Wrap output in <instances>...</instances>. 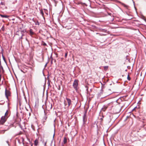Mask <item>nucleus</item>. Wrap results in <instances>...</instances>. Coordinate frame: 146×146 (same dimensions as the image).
<instances>
[{
	"instance_id": "obj_19",
	"label": "nucleus",
	"mask_w": 146,
	"mask_h": 146,
	"mask_svg": "<svg viewBox=\"0 0 146 146\" xmlns=\"http://www.w3.org/2000/svg\"><path fill=\"white\" fill-rule=\"evenodd\" d=\"M1 30L3 31H4L5 28L3 26L1 28Z\"/></svg>"
},
{
	"instance_id": "obj_4",
	"label": "nucleus",
	"mask_w": 146,
	"mask_h": 146,
	"mask_svg": "<svg viewBox=\"0 0 146 146\" xmlns=\"http://www.w3.org/2000/svg\"><path fill=\"white\" fill-rule=\"evenodd\" d=\"M7 118L5 117V116H2L0 120V124L2 125L6 121Z\"/></svg>"
},
{
	"instance_id": "obj_13",
	"label": "nucleus",
	"mask_w": 146,
	"mask_h": 146,
	"mask_svg": "<svg viewBox=\"0 0 146 146\" xmlns=\"http://www.w3.org/2000/svg\"><path fill=\"white\" fill-rule=\"evenodd\" d=\"M1 17L3 18H7V15H1Z\"/></svg>"
},
{
	"instance_id": "obj_28",
	"label": "nucleus",
	"mask_w": 146,
	"mask_h": 146,
	"mask_svg": "<svg viewBox=\"0 0 146 146\" xmlns=\"http://www.w3.org/2000/svg\"><path fill=\"white\" fill-rule=\"evenodd\" d=\"M64 104L65 106H66L67 105L65 103H64Z\"/></svg>"
},
{
	"instance_id": "obj_2",
	"label": "nucleus",
	"mask_w": 146,
	"mask_h": 146,
	"mask_svg": "<svg viewBox=\"0 0 146 146\" xmlns=\"http://www.w3.org/2000/svg\"><path fill=\"white\" fill-rule=\"evenodd\" d=\"M87 110H85L84 113L83 117V124H84L87 119V117L86 115Z\"/></svg>"
},
{
	"instance_id": "obj_36",
	"label": "nucleus",
	"mask_w": 146,
	"mask_h": 146,
	"mask_svg": "<svg viewBox=\"0 0 146 146\" xmlns=\"http://www.w3.org/2000/svg\"><path fill=\"white\" fill-rule=\"evenodd\" d=\"M47 63H46V64H45V66H46V65H47Z\"/></svg>"
},
{
	"instance_id": "obj_25",
	"label": "nucleus",
	"mask_w": 146,
	"mask_h": 146,
	"mask_svg": "<svg viewBox=\"0 0 146 146\" xmlns=\"http://www.w3.org/2000/svg\"><path fill=\"white\" fill-rule=\"evenodd\" d=\"M24 141V139H22V142H23ZM23 144L24 145V143L23 142Z\"/></svg>"
},
{
	"instance_id": "obj_40",
	"label": "nucleus",
	"mask_w": 146,
	"mask_h": 146,
	"mask_svg": "<svg viewBox=\"0 0 146 146\" xmlns=\"http://www.w3.org/2000/svg\"><path fill=\"white\" fill-rule=\"evenodd\" d=\"M123 4V5H125V4Z\"/></svg>"
},
{
	"instance_id": "obj_10",
	"label": "nucleus",
	"mask_w": 146,
	"mask_h": 146,
	"mask_svg": "<svg viewBox=\"0 0 146 146\" xmlns=\"http://www.w3.org/2000/svg\"><path fill=\"white\" fill-rule=\"evenodd\" d=\"M8 113L9 112L8 110H7L5 113V115L4 116H5V117L7 118L8 117L7 115H8Z\"/></svg>"
},
{
	"instance_id": "obj_9",
	"label": "nucleus",
	"mask_w": 146,
	"mask_h": 146,
	"mask_svg": "<svg viewBox=\"0 0 146 146\" xmlns=\"http://www.w3.org/2000/svg\"><path fill=\"white\" fill-rule=\"evenodd\" d=\"M38 140L36 139L34 141V144L36 146L38 145Z\"/></svg>"
},
{
	"instance_id": "obj_35",
	"label": "nucleus",
	"mask_w": 146,
	"mask_h": 146,
	"mask_svg": "<svg viewBox=\"0 0 146 146\" xmlns=\"http://www.w3.org/2000/svg\"><path fill=\"white\" fill-rule=\"evenodd\" d=\"M23 36V35H22V36H21V38H22V36Z\"/></svg>"
},
{
	"instance_id": "obj_18",
	"label": "nucleus",
	"mask_w": 146,
	"mask_h": 146,
	"mask_svg": "<svg viewBox=\"0 0 146 146\" xmlns=\"http://www.w3.org/2000/svg\"><path fill=\"white\" fill-rule=\"evenodd\" d=\"M2 57L3 60L5 62V58L4 56H3V54H2Z\"/></svg>"
},
{
	"instance_id": "obj_30",
	"label": "nucleus",
	"mask_w": 146,
	"mask_h": 146,
	"mask_svg": "<svg viewBox=\"0 0 146 146\" xmlns=\"http://www.w3.org/2000/svg\"><path fill=\"white\" fill-rule=\"evenodd\" d=\"M25 100L26 101H27V99H26V97H25Z\"/></svg>"
},
{
	"instance_id": "obj_32",
	"label": "nucleus",
	"mask_w": 146,
	"mask_h": 146,
	"mask_svg": "<svg viewBox=\"0 0 146 146\" xmlns=\"http://www.w3.org/2000/svg\"><path fill=\"white\" fill-rule=\"evenodd\" d=\"M58 90H60V87H59L58 88Z\"/></svg>"
},
{
	"instance_id": "obj_16",
	"label": "nucleus",
	"mask_w": 146,
	"mask_h": 146,
	"mask_svg": "<svg viewBox=\"0 0 146 146\" xmlns=\"http://www.w3.org/2000/svg\"><path fill=\"white\" fill-rule=\"evenodd\" d=\"M85 87L86 88V91H87V92H88V87L87 86H85Z\"/></svg>"
},
{
	"instance_id": "obj_29",
	"label": "nucleus",
	"mask_w": 146,
	"mask_h": 146,
	"mask_svg": "<svg viewBox=\"0 0 146 146\" xmlns=\"http://www.w3.org/2000/svg\"><path fill=\"white\" fill-rule=\"evenodd\" d=\"M43 45L44 46H45V45H46V44L45 43H44L43 44Z\"/></svg>"
},
{
	"instance_id": "obj_21",
	"label": "nucleus",
	"mask_w": 146,
	"mask_h": 146,
	"mask_svg": "<svg viewBox=\"0 0 146 146\" xmlns=\"http://www.w3.org/2000/svg\"><path fill=\"white\" fill-rule=\"evenodd\" d=\"M41 13L42 15L43 16L44 15V13H43V12L42 11H41Z\"/></svg>"
},
{
	"instance_id": "obj_11",
	"label": "nucleus",
	"mask_w": 146,
	"mask_h": 146,
	"mask_svg": "<svg viewBox=\"0 0 146 146\" xmlns=\"http://www.w3.org/2000/svg\"><path fill=\"white\" fill-rule=\"evenodd\" d=\"M63 142L64 144L67 142V139L66 137H64V138Z\"/></svg>"
},
{
	"instance_id": "obj_34",
	"label": "nucleus",
	"mask_w": 146,
	"mask_h": 146,
	"mask_svg": "<svg viewBox=\"0 0 146 146\" xmlns=\"http://www.w3.org/2000/svg\"><path fill=\"white\" fill-rule=\"evenodd\" d=\"M57 46V47H58V48H61L60 47H58V46Z\"/></svg>"
},
{
	"instance_id": "obj_23",
	"label": "nucleus",
	"mask_w": 146,
	"mask_h": 146,
	"mask_svg": "<svg viewBox=\"0 0 146 146\" xmlns=\"http://www.w3.org/2000/svg\"><path fill=\"white\" fill-rule=\"evenodd\" d=\"M137 108V107H135V108H134L133 109V110H132V111H133L136 108Z\"/></svg>"
},
{
	"instance_id": "obj_41",
	"label": "nucleus",
	"mask_w": 146,
	"mask_h": 146,
	"mask_svg": "<svg viewBox=\"0 0 146 146\" xmlns=\"http://www.w3.org/2000/svg\"><path fill=\"white\" fill-rule=\"evenodd\" d=\"M50 85V83H49L48 84V86Z\"/></svg>"
},
{
	"instance_id": "obj_38",
	"label": "nucleus",
	"mask_w": 146,
	"mask_h": 146,
	"mask_svg": "<svg viewBox=\"0 0 146 146\" xmlns=\"http://www.w3.org/2000/svg\"><path fill=\"white\" fill-rule=\"evenodd\" d=\"M127 71V70H125V71Z\"/></svg>"
},
{
	"instance_id": "obj_33",
	"label": "nucleus",
	"mask_w": 146,
	"mask_h": 146,
	"mask_svg": "<svg viewBox=\"0 0 146 146\" xmlns=\"http://www.w3.org/2000/svg\"><path fill=\"white\" fill-rule=\"evenodd\" d=\"M101 92H102V91H103V90H102V89H101Z\"/></svg>"
},
{
	"instance_id": "obj_14",
	"label": "nucleus",
	"mask_w": 146,
	"mask_h": 146,
	"mask_svg": "<svg viewBox=\"0 0 146 146\" xmlns=\"http://www.w3.org/2000/svg\"><path fill=\"white\" fill-rule=\"evenodd\" d=\"M50 58L51 59V63H52V61H53V58L52 57V54H51V55Z\"/></svg>"
},
{
	"instance_id": "obj_26",
	"label": "nucleus",
	"mask_w": 146,
	"mask_h": 146,
	"mask_svg": "<svg viewBox=\"0 0 146 146\" xmlns=\"http://www.w3.org/2000/svg\"><path fill=\"white\" fill-rule=\"evenodd\" d=\"M1 49H2V50H2V52H3V48H2V47H1Z\"/></svg>"
},
{
	"instance_id": "obj_31",
	"label": "nucleus",
	"mask_w": 146,
	"mask_h": 146,
	"mask_svg": "<svg viewBox=\"0 0 146 146\" xmlns=\"http://www.w3.org/2000/svg\"><path fill=\"white\" fill-rule=\"evenodd\" d=\"M30 144L31 146H32V144H31V143H30Z\"/></svg>"
},
{
	"instance_id": "obj_7",
	"label": "nucleus",
	"mask_w": 146,
	"mask_h": 146,
	"mask_svg": "<svg viewBox=\"0 0 146 146\" xmlns=\"http://www.w3.org/2000/svg\"><path fill=\"white\" fill-rule=\"evenodd\" d=\"M66 99L68 103V107H69L72 104V101L70 99L67 98H66Z\"/></svg>"
},
{
	"instance_id": "obj_37",
	"label": "nucleus",
	"mask_w": 146,
	"mask_h": 146,
	"mask_svg": "<svg viewBox=\"0 0 146 146\" xmlns=\"http://www.w3.org/2000/svg\"><path fill=\"white\" fill-rule=\"evenodd\" d=\"M1 4L2 5H3V3H2V2H1Z\"/></svg>"
},
{
	"instance_id": "obj_17",
	"label": "nucleus",
	"mask_w": 146,
	"mask_h": 146,
	"mask_svg": "<svg viewBox=\"0 0 146 146\" xmlns=\"http://www.w3.org/2000/svg\"><path fill=\"white\" fill-rule=\"evenodd\" d=\"M67 55H68V52H66L65 53V58H66Z\"/></svg>"
},
{
	"instance_id": "obj_20",
	"label": "nucleus",
	"mask_w": 146,
	"mask_h": 146,
	"mask_svg": "<svg viewBox=\"0 0 146 146\" xmlns=\"http://www.w3.org/2000/svg\"><path fill=\"white\" fill-rule=\"evenodd\" d=\"M47 118V117L46 116H45L44 117L43 119L46 120Z\"/></svg>"
},
{
	"instance_id": "obj_22",
	"label": "nucleus",
	"mask_w": 146,
	"mask_h": 146,
	"mask_svg": "<svg viewBox=\"0 0 146 146\" xmlns=\"http://www.w3.org/2000/svg\"><path fill=\"white\" fill-rule=\"evenodd\" d=\"M45 121H46V120L42 119V121L43 122V123H44L45 122Z\"/></svg>"
},
{
	"instance_id": "obj_8",
	"label": "nucleus",
	"mask_w": 146,
	"mask_h": 146,
	"mask_svg": "<svg viewBox=\"0 0 146 146\" xmlns=\"http://www.w3.org/2000/svg\"><path fill=\"white\" fill-rule=\"evenodd\" d=\"M30 35L32 37V36L35 34V33L33 32V30L32 29H30Z\"/></svg>"
},
{
	"instance_id": "obj_1",
	"label": "nucleus",
	"mask_w": 146,
	"mask_h": 146,
	"mask_svg": "<svg viewBox=\"0 0 146 146\" xmlns=\"http://www.w3.org/2000/svg\"><path fill=\"white\" fill-rule=\"evenodd\" d=\"M78 82L79 81L77 79H75L74 80V82L73 84V87L74 89H75L76 91H77L78 89Z\"/></svg>"
},
{
	"instance_id": "obj_6",
	"label": "nucleus",
	"mask_w": 146,
	"mask_h": 146,
	"mask_svg": "<svg viewBox=\"0 0 146 146\" xmlns=\"http://www.w3.org/2000/svg\"><path fill=\"white\" fill-rule=\"evenodd\" d=\"M112 104L113 103L112 102H111L108 104L107 105H104L103 106L102 109L104 111H105L106 109L108 108V107H109L110 105H111L112 106Z\"/></svg>"
},
{
	"instance_id": "obj_27",
	"label": "nucleus",
	"mask_w": 146,
	"mask_h": 146,
	"mask_svg": "<svg viewBox=\"0 0 146 146\" xmlns=\"http://www.w3.org/2000/svg\"><path fill=\"white\" fill-rule=\"evenodd\" d=\"M46 142H45V143H44V146H46Z\"/></svg>"
},
{
	"instance_id": "obj_5",
	"label": "nucleus",
	"mask_w": 146,
	"mask_h": 146,
	"mask_svg": "<svg viewBox=\"0 0 146 146\" xmlns=\"http://www.w3.org/2000/svg\"><path fill=\"white\" fill-rule=\"evenodd\" d=\"M46 109L48 110H51L52 108V104L50 102L46 104Z\"/></svg>"
},
{
	"instance_id": "obj_3",
	"label": "nucleus",
	"mask_w": 146,
	"mask_h": 146,
	"mask_svg": "<svg viewBox=\"0 0 146 146\" xmlns=\"http://www.w3.org/2000/svg\"><path fill=\"white\" fill-rule=\"evenodd\" d=\"M5 95L6 98L8 100V97L11 96V92L10 90H7V88L5 89Z\"/></svg>"
},
{
	"instance_id": "obj_24",
	"label": "nucleus",
	"mask_w": 146,
	"mask_h": 146,
	"mask_svg": "<svg viewBox=\"0 0 146 146\" xmlns=\"http://www.w3.org/2000/svg\"><path fill=\"white\" fill-rule=\"evenodd\" d=\"M55 129H54V135H53V137H54V135H55Z\"/></svg>"
},
{
	"instance_id": "obj_39",
	"label": "nucleus",
	"mask_w": 146,
	"mask_h": 146,
	"mask_svg": "<svg viewBox=\"0 0 146 146\" xmlns=\"http://www.w3.org/2000/svg\"><path fill=\"white\" fill-rule=\"evenodd\" d=\"M21 71H22V72H23V71L22 70H21Z\"/></svg>"
},
{
	"instance_id": "obj_12",
	"label": "nucleus",
	"mask_w": 146,
	"mask_h": 146,
	"mask_svg": "<svg viewBox=\"0 0 146 146\" xmlns=\"http://www.w3.org/2000/svg\"><path fill=\"white\" fill-rule=\"evenodd\" d=\"M105 70H106L108 68V66H105L104 67Z\"/></svg>"
},
{
	"instance_id": "obj_15",
	"label": "nucleus",
	"mask_w": 146,
	"mask_h": 146,
	"mask_svg": "<svg viewBox=\"0 0 146 146\" xmlns=\"http://www.w3.org/2000/svg\"><path fill=\"white\" fill-rule=\"evenodd\" d=\"M127 79L128 80H131V78L130 77H129V74L128 75H127Z\"/></svg>"
}]
</instances>
